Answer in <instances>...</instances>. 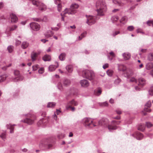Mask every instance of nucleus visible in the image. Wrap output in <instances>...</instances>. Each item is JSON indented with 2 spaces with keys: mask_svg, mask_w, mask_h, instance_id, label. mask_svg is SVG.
Here are the masks:
<instances>
[{
  "mask_svg": "<svg viewBox=\"0 0 153 153\" xmlns=\"http://www.w3.org/2000/svg\"><path fill=\"white\" fill-rule=\"evenodd\" d=\"M97 10L99 15L103 16L106 11L107 7L104 2L98 1L96 3Z\"/></svg>",
  "mask_w": 153,
  "mask_h": 153,
  "instance_id": "nucleus-1",
  "label": "nucleus"
},
{
  "mask_svg": "<svg viewBox=\"0 0 153 153\" xmlns=\"http://www.w3.org/2000/svg\"><path fill=\"white\" fill-rule=\"evenodd\" d=\"M79 5L78 4L74 3L72 4L69 9L66 8L64 11V14L68 13V14H74L76 12V9L78 8Z\"/></svg>",
  "mask_w": 153,
  "mask_h": 153,
  "instance_id": "nucleus-2",
  "label": "nucleus"
},
{
  "mask_svg": "<svg viewBox=\"0 0 153 153\" xmlns=\"http://www.w3.org/2000/svg\"><path fill=\"white\" fill-rule=\"evenodd\" d=\"M82 123L86 127H92L97 125L94 124L93 120L89 118H85L82 120Z\"/></svg>",
  "mask_w": 153,
  "mask_h": 153,
  "instance_id": "nucleus-3",
  "label": "nucleus"
},
{
  "mask_svg": "<svg viewBox=\"0 0 153 153\" xmlns=\"http://www.w3.org/2000/svg\"><path fill=\"white\" fill-rule=\"evenodd\" d=\"M82 76L90 80L93 79L95 77L94 73L91 70H86L82 71Z\"/></svg>",
  "mask_w": 153,
  "mask_h": 153,
  "instance_id": "nucleus-4",
  "label": "nucleus"
},
{
  "mask_svg": "<svg viewBox=\"0 0 153 153\" xmlns=\"http://www.w3.org/2000/svg\"><path fill=\"white\" fill-rule=\"evenodd\" d=\"M30 26L31 29L34 31H38L40 28V25L36 22H32L30 23Z\"/></svg>",
  "mask_w": 153,
  "mask_h": 153,
  "instance_id": "nucleus-5",
  "label": "nucleus"
},
{
  "mask_svg": "<svg viewBox=\"0 0 153 153\" xmlns=\"http://www.w3.org/2000/svg\"><path fill=\"white\" fill-rule=\"evenodd\" d=\"M120 123V122L117 121L115 120L112 121L111 124L108 126V129L110 131L115 130L117 128L116 125L119 124Z\"/></svg>",
  "mask_w": 153,
  "mask_h": 153,
  "instance_id": "nucleus-6",
  "label": "nucleus"
},
{
  "mask_svg": "<svg viewBox=\"0 0 153 153\" xmlns=\"http://www.w3.org/2000/svg\"><path fill=\"white\" fill-rule=\"evenodd\" d=\"M87 18L86 23L89 25H91L94 24L95 22V18L93 16H87L86 15Z\"/></svg>",
  "mask_w": 153,
  "mask_h": 153,
  "instance_id": "nucleus-7",
  "label": "nucleus"
},
{
  "mask_svg": "<svg viewBox=\"0 0 153 153\" xmlns=\"http://www.w3.org/2000/svg\"><path fill=\"white\" fill-rule=\"evenodd\" d=\"M28 118L25 119L24 120L22 121L25 123L29 125L32 124L34 122V119L32 115H29Z\"/></svg>",
  "mask_w": 153,
  "mask_h": 153,
  "instance_id": "nucleus-8",
  "label": "nucleus"
},
{
  "mask_svg": "<svg viewBox=\"0 0 153 153\" xmlns=\"http://www.w3.org/2000/svg\"><path fill=\"white\" fill-rule=\"evenodd\" d=\"M80 83L81 86L84 88L88 87L90 84L89 82L87 80L85 79L81 80Z\"/></svg>",
  "mask_w": 153,
  "mask_h": 153,
  "instance_id": "nucleus-9",
  "label": "nucleus"
},
{
  "mask_svg": "<svg viewBox=\"0 0 153 153\" xmlns=\"http://www.w3.org/2000/svg\"><path fill=\"white\" fill-rule=\"evenodd\" d=\"M41 51H38L37 53L34 52V51L31 53V57L33 61H34L36 59V58L38 55L40 54Z\"/></svg>",
  "mask_w": 153,
  "mask_h": 153,
  "instance_id": "nucleus-10",
  "label": "nucleus"
},
{
  "mask_svg": "<svg viewBox=\"0 0 153 153\" xmlns=\"http://www.w3.org/2000/svg\"><path fill=\"white\" fill-rule=\"evenodd\" d=\"M132 136L138 140H140L143 137V135L139 132H137L134 134H132Z\"/></svg>",
  "mask_w": 153,
  "mask_h": 153,
  "instance_id": "nucleus-11",
  "label": "nucleus"
},
{
  "mask_svg": "<svg viewBox=\"0 0 153 153\" xmlns=\"http://www.w3.org/2000/svg\"><path fill=\"white\" fill-rule=\"evenodd\" d=\"M145 107L144 109V111H146L148 112H150L151 111V110L150 109L147 108H146V107H150L151 106V101L150 100L148 101L145 104Z\"/></svg>",
  "mask_w": 153,
  "mask_h": 153,
  "instance_id": "nucleus-12",
  "label": "nucleus"
},
{
  "mask_svg": "<svg viewBox=\"0 0 153 153\" xmlns=\"http://www.w3.org/2000/svg\"><path fill=\"white\" fill-rule=\"evenodd\" d=\"M127 18L126 16H124L122 17L120 20V24L119 25L121 26L122 25H124L127 22Z\"/></svg>",
  "mask_w": 153,
  "mask_h": 153,
  "instance_id": "nucleus-13",
  "label": "nucleus"
},
{
  "mask_svg": "<svg viewBox=\"0 0 153 153\" xmlns=\"http://www.w3.org/2000/svg\"><path fill=\"white\" fill-rule=\"evenodd\" d=\"M10 17L12 22L16 23L18 21V18L15 14L13 13L10 14Z\"/></svg>",
  "mask_w": 153,
  "mask_h": 153,
  "instance_id": "nucleus-14",
  "label": "nucleus"
},
{
  "mask_svg": "<svg viewBox=\"0 0 153 153\" xmlns=\"http://www.w3.org/2000/svg\"><path fill=\"white\" fill-rule=\"evenodd\" d=\"M139 85L141 86L144 85L146 83V81L145 79L142 78H140L138 79Z\"/></svg>",
  "mask_w": 153,
  "mask_h": 153,
  "instance_id": "nucleus-15",
  "label": "nucleus"
},
{
  "mask_svg": "<svg viewBox=\"0 0 153 153\" xmlns=\"http://www.w3.org/2000/svg\"><path fill=\"white\" fill-rule=\"evenodd\" d=\"M123 56L125 60H127L129 59L131 56V54L128 52L125 53L123 54Z\"/></svg>",
  "mask_w": 153,
  "mask_h": 153,
  "instance_id": "nucleus-16",
  "label": "nucleus"
},
{
  "mask_svg": "<svg viewBox=\"0 0 153 153\" xmlns=\"http://www.w3.org/2000/svg\"><path fill=\"white\" fill-rule=\"evenodd\" d=\"M118 69L120 71H125L126 69V67L123 65L118 64Z\"/></svg>",
  "mask_w": 153,
  "mask_h": 153,
  "instance_id": "nucleus-17",
  "label": "nucleus"
},
{
  "mask_svg": "<svg viewBox=\"0 0 153 153\" xmlns=\"http://www.w3.org/2000/svg\"><path fill=\"white\" fill-rule=\"evenodd\" d=\"M29 45V43L27 41L23 42L21 44V48L24 49H25L27 48Z\"/></svg>",
  "mask_w": 153,
  "mask_h": 153,
  "instance_id": "nucleus-18",
  "label": "nucleus"
},
{
  "mask_svg": "<svg viewBox=\"0 0 153 153\" xmlns=\"http://www.w3.org/2000/svg\"><path fill=\"white\" fill-rule=\"evenodd\" d=\"M14 74L17 76V77H16V79L17 80H21L22 79V78L19 77L20 75H19V71L18 70L14 71Z\"/></svg>",
  "mask_w": 153,
  "mask_h": 153,
  "instance_id": "nucleus-19",
  "label": "nucleus"
},
{
  "mask_svg": "<svg viewBox=\"0 0 153 153\" xmlns=\"http://www.w3.org/2000/svg\"><path fill=\"white\" fill-rule=\"evenodd\" d=\"M57 65L56 66L53 65H50L48 67L49 71H54L56 68L59 66V64L57 62Z\"/></svg>",
  "mask_w": 153,
  "mask_h": 153,
  "instance_id": "nucleus-20",
  "label": "nucleus"
},
{
  "mask_svg": "<svg viewBox=\"0 0 153 153\" xmlns=\"http://www.w3.org/2000/svg\"><path fill=\"white\" fill-rule=\"evenodd\" d=\"M153 68V63L151 62L147 63L146 65V68L147 70H150Z\"/></svg>",
  "mask_w": 153,
  "mask_h": 153,
  "instance_id": "nucleus-21",
  "label": "nucleus"
},
{
  "mask_svg": "<svg viewBox=\"0 0 153 153\" xmlns=\"http://www.w3.org/2000/svg\"><path fill=\"white\" fill-rule=\"evenodd\" d=\"M87 33L86 32H83L78 37L77 39V40L78 41L82 40L83 38L86 36Z\"/></svg>",
  "mask_w": 153,
  "mask_h": 153,
  "instance_id": "nucleus-22",
  "label": "nucleus"
},
{
  "mask_svg": "<svg viewBox=\"0 0 153 153\" xmlns=\"http://www.w3.org/2000/svg\"><path fill=\"white\" fill-rule=\"evenodd\" d=\"M102 89L100 88H98L95 90L94 93L97 96H99L101 94Z\"/></svg>",
  "mask_w": 153,
  "mask_h": 153,
  "instance_id": "nucleus-23",
  "label": "nucleus"
},
{
  "mask_svg": "<svg viewBox=\"0 0 153 153\" xmlns=\"http://www.w3.org/2000/svg\"><path fill=\"white\" fill-rule=\"evenodd\" d=\"M15 125H13L10 124L7 125V128L9 129H10V133H13V126Z\"/></svg>",
  "mask_w": 153,
  "mask_h": 153,
  "instance_id": "nucleus-24",
  "label": "nucleus"
},
{
  "mask_svg": "<svg viewBox=\"0 0 153 153\" xmlns=\"http://www.w3.org/2000/svg\"><path fill=\"white\" fill-rule=\"evenodd\" d=\"M42 59L45 61H49L51 60V57L49 55H45L43 57Z\"/></svg>",
  "mask_w": 153,
  "mask_h": 153,
  "instance_id": "nucleus-25",
  "label": "nucleus"
},
{
  "mask_svg": "<svg viewBox=\"0 0 153 153\" xmlns=\"http://www.w3.org/2000/svg\"><path fill=\"white\" fill-rule=\"evenodd\" d=\"M66 54L65 53H62L59 55V58L61 61L64 60L65 58Z\"/></svg>",
  "mask_w": 153,
  "mask_h": 153,
  "instance_id": "nucleus-26",
  "label": "nucleus"
},
{
  "mask_svg": "<svg viewBox=\"0 0 153 153\" xmlns=\"http://www.w3.org/2000/svg\"><path fill=\"white\" fill-rule=\"evenodd\" d=\"M67 105H70L71 106L72 105L76 106L77 105L78 103L77 102L75 101L74 100H73L69 102Z\"/></svg>",
  "mask_w": 153,
  "mask_h": 153,
  "instance_id": "nucleus-27",
  "label": "nucleus"
},
{
  "mask_svg": "<svg viewBox=\"0 0 153 153\" xmlns=\"http://www.w3.org/2000/svg\"><path fill=\"white\" fill-rule=\"evenodd\" d=\"M70 83V81L69 80L67 79H65L63 82V85L65 86L68 85Z\"/></svg>",
  "mask_w": 153,
  "mask_h": 153,
  "instance_id": "nucleus-28",
  "label": "nucleus"
},
{
  "mask_svg": "<svg viewBox=\"0 0 153 153\" xmlns=\"http://www.w3.org/2000/svg\"><path fill=\"white\" fill-rule=\"evenodd\" d=\"M147 59L148 60L150 61L153 60V53H150L148 54Z\"/></svg>",
  "mask_w": 153,
  "mask_h": 153,
  "instance_id": "nucleus-29",
  "label": "nucleus"
},
{
  "mask_svg": "<svg viewBox=\"0 0 153 153\" xmlns=\"http://www.w3.org/2000/svg\"><path fill=\"white\" fill-rule=\"evenodd\" d=\"M119 19V17L117 16H114L112 17L111 20L113 23H114L117 22Z\"/></svg>",
  "mask_w": 153,
  "mask_h": 153,
  "instance_id": "nucleus-30",
  "label": "nucleus"
},
{
  "mask_svg": "<svg viewBox=\"0 0 153 153\" xmlns=\"http://www.w3.org/2000/svg\"><path fill=\"white\" fill-rule=\"evenodd\" d=\"M145 126L143 124H140L138 126V129L141 131H143L144 130Z\"/></svg>",
  "mask_w": 153,
  "mask_h": 153,
  "instance_id": "nucleus-31",
  "label": "nucleus"
},
{
  "mask_svg": "<svg viewBox=\"0 0 153 153\" xmlns=\"http://www.w3.org/2000/svg\"><path fill=\"white\" fill-rule=\"evenodd\" d=\"M66 69L69 72H71L73 70V66L71 65H68L66 66Z\"/></svg>",
  "mask_w": 153,
  "mask_h": 153,
  "instance_id": "nucleus-32",
  "label": "nucleus"
},
{
  "mask_svg": "<svg viewBox=\"0 0 153 153\" xmlns=\"http://www.w3.org/2000/svg\"><path fill=\"white\" fill-rule=\"evenodd\" d=\"M56 105V103L53 102H49L47 105V107L48 108H53Z\"/></svg>",
  "mask_w": 153,
  "mask_h": 153,
  "instance_id": "nucleus-33",
  "label": "nucleus"
},
{
  "mask_svg": "<svg viewBox=\"0 0 153 153\" xmlns=\"http://www.w3.org/2000/svg\"><path fill=\"white\" fill-rule=\"evenodd\" d=\"M110 55L112 57L111 58H110V56H109L108 55V59L110 60H111L112 59V58L114 57L115 56V54L114 53V52L112 51H111L109 53Z\"/></svg>",
  "mask_w": 153,
  "mask_h": 153,
  "instance_id": "nucleus-34",
  "label": "nucleus"
},
{
  "mask_svg": "<svg viewBox=\"0 0 153 153\" xmlns=\"http://www.w3.org/2000/svg\"><path fill=\"white\" fill-rule=\"evenodd\" d=\"M7 49L8 52L10 53H11L13 51V47L11 45L7 47Z\"/></svg>",
  "mask_w": 153,
  "mask_h": 153,
  "instance_id": "nucleus-35",
  "label": "nucleus"
},
{
  "mask_svg": "<svg viewBox=\"0 0 153 153\" xmlns=\"http://www.w3.org/2000/svg\"><path fill=\"white\" fill-rule=\"evenodd\" d=\"M113 73V71L111 70H109L107 71V74L109 76H111Z\"/></svg>",
  "mask_w": 153,
  "mask_h": 153,
  "instance_id": "nucleus-36",
  "label": "nucleus"
},
{
  "mask_svg": "<svg viewBox=\"0 0 153 153\" xmlns=\"http://www.w3.org/2000/svg\"><path fill=\"white\" fill-rule=\"evenodd\" d=\"M66 108L67 109H69L70 108L71 110L73 111H74L75 109L74 107H72L71 105H67L66 106Z\"/></svg>",
  "mask_w": 153,
  "mask_h": 153,
  "instance_id": "nucleus-37",
  "label": "nucleus"
},
{
  "mask_svg": "<svg viewBox=\"0 0 153 153\" xmlns=\"http://www.w3.org/2000/svg\"><path fill=\"white\" fill-rule=\"evenodd\" d=\"M149 94L151 96L153 95V85L150 88L149 91Z\"/></svg>",
  "mask_w": 153,
  "mask_h": 153,
  "instance_id": "nucleus-38",
  "label": "nucleus"
},
{
  "mask_svg": "<svg viewBox=\"0 0 153 153\" xmlns=\"http://www.w3.org/2000/svg\"><path fill=\"white\" fill-rule=\"evenodd\" d=\"M6 76L5 75H3L0 76V82H3L6 78Z\"/></svg>",
  "mask_w": 153,
  "mask_h": 153,
  "instance_id": "nucleus-39",
  "label": "nucleus"
},
{
  "mask_svg": "<svg viewBox=\"0 0 153 153\" xmlns=\"http://www.w3.org/2000/svg\"><path fill=\"white\" fill-rule=\"evenodd\" d=\"M57 87L60 90H62L63 88V85H62L61 83L60 82H58L57 85Z\"/></svg>",
  "mask_w": 153,
  "mask_h": 153,
  "instance_id": "nucleus-40",
  "label": "nucleus"
},
{
  "mask_svg": "<svg viewBox=\"0 0 153 153\" xmlns=\"http://www.w3.org/2000/svg\"><path fill=\"white\" fill-rule=\"evenodd\" d=\"M0 137L1 138L4 140L6 138V132H4L1 135Z\"/></svg>",
  "mask_w": 153,
  "mask_h": 153,
  "instance_id": "nucleus-41",
  "label": "nucleus"
},
{
  "mask_svg": "<svg viewBox=\"0 0 153 153\" xmlns=\"http://www.w3.org/2000/svg\"><path fill=\"white\" fill-rule=\"evenodd\" d=\"M39 68L38 65H35L32 66L33 70L34 71L36 70Z\"/></svg>",
  "mask_w": 153,
  "mask_h": 153,
  "instance_id": "nucleus-42",
  "label": "nucleus"
},
{
  "mask_svg": "<svg viewBox=\"0 0 153 153\" xmlns=\"http://www.w3.org/2000/svg\"><path fill=\"white\" fill-rule=\"evenodd\" d=\"M57 10L58 11L60 12L62 10V6L61 3L58 4L57 5Z\"/></svg>",
  "mask_w": 153,
  "mask_h": 153,
  "instance_id": "nucleus-43",
  "label": "nucleus"
},
{
  "mask_svg": "<svg viewBox=\"0 0 153 153\" xmlns=\"http://www.w3.org/2000/svg\"><path fill=\"white\" fill-rule=\"evenodd\" d=\"M129 81L130 82H135V83H136L137 82V79L133 77L131 78L130 79Z\"/></svg>",
  "mask_w": 153,
  "mask_h": 153,
  "instance_id": "nucleus-44",
  "label": "nucleus"
},
{
  "mask_svg": "<svg viewBox=\"0 0 153 153\" xmlns=\"http://www.w3.org/2000/svg\"><path fill=\"white\" fill-rule=\"evenodd\" d=\"M134 27L133 26H130L128 27L127 30L129 31H131L134 29Z\"/></svg>",
  "mask_w": 153,
  "mask_h": 153,
  "instance_id": "nucleus-45",
  "label": "nucleus"
},
{
  "mask_svg": "<svg viewBox=\"0 0 153 153\" xmlns=\"http://www.w3.org/2000/svg\"><path fill=\"white\" fill-rule=\"evenodd\" d=\"M147 24L149 26L152 25L153 27V21H152V20L148 21L147 22Z\"/></svg>",
  "mask_w": 153,
  "mask_h": 153,
  "instance_id": "nucleus-46",
  "label": "nucleus"
},
{
  "mask_svg": "<svg viewBox=\"0 0 153 153\" xmlns=\"http://www.w3.org/2000/svg\"><path fill=\"white\" fill-rule=\"evenodd\" d=\"M146 125L147 127L148 128H150L151 127L153 126V125L151 123L149 122H147L146 123Z\"/></svg>",
  "mask_w": 153,
  "mask_h": 153,
  "instance_id": "nucleus-47",
  "label": "nucleus"
},
{
  "mask_svg": "<svg viewBox=\"0 0 153 153\" xmlns=\"http://www.w3.org/2000/svg\"><path fill=\"white\" fill-rule=\"evenodd\" d=\"M120 82V79L117 78L115 80L114 83L115 84H118Z\"/></svg>",
  "mask_w": 153,
  "mask_h": 153,
  "instance_id": "nucleus-48",
  "label": "nucleus"
},
{
  "mask_svg": "<svg viewBox=\"0 0 153 153\" xmlns=\"http://www.w3.org/2000/svg\"><path fill=\"white\" fill-rule=\"evenodd\" d=\"M17 27V26L16 25H14L13 26L10 28V31H13L15 30Z\"/></svg>",
  "mask_w": 153,
  "mask_h": 153,
  "instance_id": "nucleus-49",
  "label": "nucleus"
},
{
  "mask_svg": "<svg viewBox=\"0 0 153 153\" xmlns=\"http://www.w3.org/2000/svg\"><path fill=\"white\" fill-rule=\"evenodd\" d=\"M21 43V42L17 39L16 40L15 44L16 45L18 46Z\"/></svg>",
  "mask_w": 153,
  "mask_h": 153,
  "instance_id": "nucleus-50",
  "label": "nucleus"
},
{
  "mask_svg": "<svg viewBox=\"0 0 153 153\" xmlns=\"http://www.w3.org/2000/svg\"><path fill=\"white\" fill-rule=\"evenodd\" d=\"M137 68L138 69H140L143 67V65L142 63H141L140 64H137Z\"/></svg>",
  "mask_w": 153,
  "mask_h": 153,
  "instance_id": "nucleus-51",
  "label": "nucleus"
},
{
  "mask_svg": "<svg viewBox=\"0 0 153 153\" xmlns=\"http://www.w3.org/2000/svg\"><path fill=\"white\" fill-rule=\"evenodd\" d=\"M120 32L119 31H116L113 32L112 35L113 36H115L118 34Z\"/></svg>",
  "mask_w": 153,
  "mask_h": 153,
  "instance_id": "nucleus-52",
  "label": "nucleus"
},
{
  "mask_svg": "<svg viewBox=\"0 0 153 153\" xmlns=\"http://www.w3.org/2000/svg\"><path fill=\"white\" fill-rule=\"evenodd\" d=\"M11 66V64H10L8 65V66H4L2 68V69L3 70H5L7 68V67H10Z\"/></svg>",
  "mask_w": 153,
  "mask_h": 153,
  "instance_id": "nucleus-53",
  "label": "nucleus"
},
{
  "mask_svg": "<svg viewBox=\"0 0 153 153\" xmlns=\"http://www.w3.org/2000/svg\"><path fill=\"white\" fill-rule=\"evenodd\" d=\"M140 51L141 53H140L139 54L141 55L143 53H144L146 52V49H141L140 50Z\"/></svg>",
  "mask_w": 153,
  "mask_h": 153,
  "instance_id": "nucleus-54",
  "label": "nucleus"
},
{
  "mask_svg": "<svg viewBox=\"0 0 153 153\" xmlns=\"http://www.w3.org/2000/svg\"><path fill=\"white\" fill-rule=\"evenodd\" d=\"M38 72L39 74H42L44 72V68H40Z\"/></svg>",
  "mask_w": 153,
  "mask_h": 153,
  "instance_id": "nucleus-55",
  "label": "nucleus"
},
{
  "mask_svg": "<svg viewBox=\"0 0 153 153\" xmlns=\"http://www.w3.org/2000/svg\"><path fill=\"white\" fill-rule=\"evenodd\" d=\"M108 66V63H106L103 66V68L105 69L107 68Z\"/></svg>",
  "mask_w": 153,
  "mask_h": 153,
  "instance_id": "nucleus-56",
  "label": "nucleus"
},
{
  "mask_svg": "<svg viewBox=\"0 0 153 153\" xmlns=\"http://www.w3.org/2000/svg\"><path fill=\"white\" fill-rule=\"evenodd\" d=\"M117 3L118 4L121 6H123L124 4H125V3H123L122 2H117Z\"/></svg>",
  "mask_w": 153,
  "mask_h": 153,
  "instance_id": "nucleus-57",
  "label": "nucleus"
},
{
  "mask_svg": "<svg viewBox=\"0 0 153 153\" xmlns=\"http://www.w3.org/2000/svg\"><path fill=\"white\" fill-rule=\"evenodd\" d=\"M51 35H50V34H45V36L47 37H51L53 34V32H52V31H51Z\"/></svg>",
  "mask_w": 153,
  "mask_h": 153,
  "instance_id": "nucleus-58",
  "label": "nucleus"
},
{
  "mask_svg": "<svg viewBox=\"0 0 153 153\" xmlns=\"http://www.w3.org/2000/svg\"><path fill=\"white\" fill-rule=\"evenodd\" d=\"M108 105V103L106 102H105L102 103V106H106Z\"/></svg>",
  "mask_w": 153,
  "mask_h": 153,
  "instance_id": "nucleus-59",
  "label": "nucleus"
},
{
  "mask_svg": "<svg viewBox=\"0 0 153 153\" xmlns=\"http://www.w3.org/2000/svg\"><path fill=\"white\" fill-rule=\"evenodd\" d=\"M55 3L56 4H58L59 3H60V0H56L55 1Z\"/></svg>",
  "mask_w": 153,
  "mask_h": 153,
  "instance_id": "nucleus-60",
  "label": "nucleus"
},
{
  "mask_svg": "<svg viewBox=\"0 0 153 153\" xmlns=\"http://www.w3.org/2000/svg\"><path fill=\"white\" fill-rule=\"evenodd\" d=\"M33 19L34 21H36V22H39L40 21V19L39 18H33Z\"/></svg>",
  "mask_w": 153,
  "mask_h": 153,
  "instance_id": "nucleus-61",
  "label": "nucleus"
},
{
  "mask_svg": "<svg viewBox=\"0 0 153 153\" xmlns=\"http://www.w3.org/2000/svg\"><path fill=\"white\" fill-rule=\"evenodd\" d=\"M137 33H143L141 31V30L140 29H138L137 30Z\"/></svg>",
  "mask_w": 153,
  "mask_h": 153,
  "instance_id": "nucleus-62",
  "label": "nucleus"
},
{
  "mask_svg": "<svg viewBox=\"0 0 153 153\" xmlns=\"http://www.w3.org/2000/svg\"><path fill=\"white\" fill-rule=\"evenodd\" d=\"M116 112L118 114H121V111L119 110H116Z\"/></svg>",
  "mask_w": 153,
  "mask_h": 153,
  "instance_id": "nucleus-63",
  "label": "nucleus"
},
{
  "mask_svg": "<svg viewBox=\"0 0 153 153\" xmlns=\"http://www.w3.org/2000/svg\"><path fill=\"white\" fill-rule=\"evenodd\" d=\"M4 6V4L2 2H0V9L2 8Z\"/></svg>",
  "mask_w": 153,
  "mask_h": 153,
  "instance_id": "nucleus-64",
  "label": "nucleus"
}]
</instances>
